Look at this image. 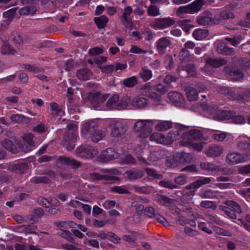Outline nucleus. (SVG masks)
I'll use <instances>...</instances> for the list:
<instances>
[{
  "instance_id": "ea45409f",
  "label": "nucleus",
  "mask_w": 250,
  "mask_h": 250,
  "mask_svg": "<svg viewBox=\"0 0 250 250\" xmlns=\"http://www.w3.org/2000/svg\"><path fill=\"white\" fill-rule=\"evenodd\" d=\"M1 145L9 151L16 153L17 149L13 143L10 140L6 139L1 142Z\"/></svg>"
},
{
  "instance_id": "4be33fe9",
  "label": "nucleus",
  "mask_w": 250,
  "mask_h": 250,
  "mask_svg": "<svg viewBox=\"0 0 250 250\" xmlns=\"http://www.w3.org/2000/svg\"><path fill=\"white\" fill-rule=\"evenodd\" d=\"M170 44V40L166 37H162L156 42V45L159 53L164 54L166 52L167 48Z\"/></svg>"
},
{
  "instance_id": "ddd939ff",
  "label": "nucleus",
  "mask_w": 250,
  "mask_h": 250,
  "mask_svg": "<svg viewBox=\"0 0 250 250\" xmlns=\"http://www.w3.org/2000/svg\"><path fill=\"white\" fill-rule=\"evenodd\" d=\"M141 94L156 101H160L161 97L157 93L152 91V87L150 83H146L140 87Z\"/></svg>"
},
{
  "instance_id": "e433bc0d",
  "label": "nucleus",
  "mask_w": 250,
  "mask_h": 250,
  "mask_svg": "<svg viewBox=\"0 0 250 250\" xmlns=\"http://www.w3.org/2000/svg\"><path fill=\"white\" fill-rule=\"evenodd\" d=\"M172 127V122L168 121H160L155 126V129L159 131H166Z\"/></svg>"
},
{
  "instance_id": "b1692460",
  "label": "nucleus",
  "mask_w": 250,
  "mask_h": 250,
  "mask_svg": "<svg viewBox=\"0 0 250 250\" xmlns=\"http://www.w3.org/2000/svg\"><path fill=\"white\" fill-rule=\"evenodd\" d=\"M95 126L96 124L93 121L86 122L83 125L82 128V135L85 138H87L95 130Z\"/></svg>"
},
{
  "instance_id": "3c124183",
  "label": "nucleus",
  "mask_w": 250,
  "mask_h": 250,
  "mask_svg": "<svg viewBox=\"0 0 250 250\" xmlns=\"http://www.w3.org/2000/svg\"><path fill=\"white\" fill-rule=\"evenodd\" d=\"M218 191L210 189L202 191L200 196L202 198H215L217 196Z\"/></svg>"
},
{
  "instance_id": "2eb2a0df",
  "label": "nucleus",
  "mask_w": 250,
  "mask_h": 250,
  "mask_svg": "<svg viewBox=\"0 0 250 250\" xmlns=\"http://www.w3.org/2000/svg\"><path fill=\"white\" fill-rule=\"evenodd\" d=\"M234 6L231 4L226 6L224 10L220 12L218 16L216 17V20L220 21L222 20L234 19L235 15L232 12V11L234 10Z\"/></svg>"
},
{
  "instance_id": "1a4fd4ad",
  "label": "nucleus",
  "mask_w": 250,
  "mask_h": 250,
  "mask_svg": "<svg viewBox=\"0 0 250 250\" xmlns=\"http://www.w3.org/2000/svg\"><path fill=\"white\" fill-rule=\"evenodd\" d=\"M68 127V131L65 134L64 139L65 142V145L67 150H71L75 147L74 143L77 140L78 133L76 125L71 124Z\"/></svg>"
},
{
  "instance_id": "7c9ffc66",
  "label": "nucleus",
  "mask_w": 250,
  "mask_h": 250,
  "mask_svg": "<svg viewBox=\"0 0 250 250\" xmlns=\"http://www.w3.org/2000/svg\"><path fill=\"white\" fill-rule=\"evenodd\" d=\"M134 97L131 98L128 96L124 97L121 100V106L122 109H131L133 108Z\"/></svg>"
},
{
  "instance_id": "052dcab7",
  "label": "nucleus",
  "mask_w": 250,
  "mask_h": 250,
  "mask_svg": "<svg viewBox=\"0 0 250 250\" xmlns=\"http://www.w3.org/2000/svg\"><path fill=\"white\" fill-rule=\"evenodd\" d=\"M157 200L161 204L168 206L171 203V200L164 195H158Z\"/></svg>"
},
{
  "instance_id": "e2e57ef3",
  "label": "nucleus",
  "mask_w": 250,
  "mask_h": 250,
  "mask_svg": "<svg viewBox=\"0 0 250 250\" xmlns=\"http://www.w3.org/2000/svg\"><path fill=\"white\" fill-rule=\"evenodd\" d=\"M227 137V133L224 132L217 131L212 135V138L218 142H222L225 140Z\"/></svg>"
},
{
  "instance_id": "338daca9",
  "label": "nucleus",
  "mask_w": 250,
  "mask_h": 250,
  "mask_svg": "<svg viewBox=\"0 0 250 250\" xmlns=\"http://www.w3.org/2000/svg\"><path fill=\"white\" fill-rule=\"evenodd\" d=\"M200 206L204 208H212L215 209L216 207L215 204L211 201H203L201 204Z\"/></svg>"
},
{
  "instance_id": "4468645a",
  "label": "nucleus",
  "mask_w": 250,
  "mask_h": 250,
  "mask_svg": "<svg viewBox=\"0 0 250 250\" xmlns=\"http://www.w3.org/2000/svg\"><path fill=\"white\" fill-rule=\"evenodd\" d=\"M197 23L202 26H206L215 23L214 19L212 17L211 13L208 11L201 13L196 20Z\"/></svg>"
},
{
  "instance_id": "a211bd4d",
  "label": "nucleus",
  "mask_w": 250,
  "mask_h": 250,
  "mask_svg": "<svg viewBox=\"0 0 250 250\" xmlns=\"http://www.w3.org/2000/svg\"><path fill=\"white\" fill-rule=\"evenodd\" d=\"M237 147L241 150L250 151V138L241 135L237 138Z\"/></svg>"
},
{
  "instance_id": "de8ad7c7",
  "label": "nucleus",
  "mask_w": 250,
  "mask_h": 250,
  "mask_svg": "<svg viewBox=\"0 0 250 250\" xmlns=\"http://www.w3.org/2000/svg\"><path fill=\"white\" fill-rule=\"evenodd\" d=\"M37 11L36 7L34 5L26 6L20 10L21 15H33Z\"/></svg>"
},
{
  "instance_id": "13d9d810",
  "label": "nucleus",
  "mask_w": 250,
  "mask_h": 250,
  "mask_svg": "<svg viewBox=\"0 0 250 250\" xmlns=\"http://www.w3.org/2000/svg\"><path fill=\"white\" fill-rule=\"evenodd\" d=\"M147 14L150 16L156 17L161 15L159 8L154 5L149 6L147 10Z\"/></svg>"
},
{
  "instance_id": "bb28decb",
  "label": "nucleus",
  "mask_w": 250,
  "mask_h": 250,
  "mask_svg": "<svg viewBox=\"0 0 250 250\" xmlns=\"http://www.w3.org/2000/svg\"><path fill=\"white\" fill-rule=\"evenodd\" d=\"M149 139L150 141H155L159 144L168 145L167 136L166 137L164 135L160 133L156 132L153 133L150 136Z\"/></svg>"
},
{
  "instance_id": "dca6fc26",
  "label": "nucleus",
  "mask_w": 250,
  "mask_h": 250,
  "mask_svg": "<svg viewBox=\"0 0 250 250\" xmlns=\"http://www.w3.org/2000/svg\"><path fill=\"white\" fill-rule=\"evenodd\" d=\"M188 127L182 125H178L177 128L178 130L169 132L167 136L168 145L171 144L174 141L180 138L182 140L183 133L182 134L181 131L188 128Z\"/></svg>"
},
{
  "instance_id": "7ed1b4c3",
  "label": "nucleus",
  "mask_w": 250,
  "mask_h": 250,
  "mask_svg": "<svg viewBox=\"0 0 250 250\" xmlns=\"http://www.w3.org/2000/svg\"><path fill=\"white\" fill-rule=\"evenodd\" d=\"M205 1L204 0H195L192 3L179 7L176 14L177 16L181 17L182 14H194L199 12L202 6L204 5Z\"/></svg>"
},
{
  "instance_id": "0eeeda50",
  "label": "nucleus",
  "mask_w": 250,
  "mask_h": 250,
  "mask_svg": "<svg viewBox=\"0 0 250 250\" xmlns=\"http://www.w3.org/2000/svg\"><path fill=\"white\" fill-rule=\"evenodd\" d=\"M204 139L203 132L199 129H191L188 131L183 133L182 140L180 145L183 146L188 144V142H197Z\"/></svg>"
},
{
  "instance_id": "37998d69",
  "label": "nucleus",
  "mask_w": 250,
  "mask_h": 250,
  "mask_svg": "<svg viewBox=\"0 0 250 250\" xmlns=\"http://www.w3.org/2000/svg\"><path fill=\"white\" fill-rule=\"evenodd\" d=\"M202 169L212 172L218 171L219 167L209 162H202L200 164Z\"/></svg>"
},
{
  "instance_id": "412c9836",
  "label": "nucleus",
  "mask_w": 250,
  "mask_h": 250,
  "mask_svg": "<svg viewBox=\"0 0 250 250\" xmlns=\"http://www.w3.org/2000/svg\"><path fill=\"white\" fill-rule=\"evenodd\" d=\"M223 152L222 146L218 145L210 146L205 151V153L208 157H215L219 156Z\"/></svg>"
},
{
  "instance_id": "774afa93",
  "label": "nucleus",
  "mask_w": 250,
  "mask_h": 250,
  "mask_svg": "<svg viewBox=\"0 0 250 250\" xmlns=\"http://www.w3.org/2000/svg\"><path fill=\"white\" fill-rule=\"evenodd\" d=\"M108 97L107 94H102L100 92H96L94 94V100H98L101 104L105 101Z\"/></svg>"
},
{
  "instance_id": "2f4dec72",
  "label": "nucleus",
  "mask_w": 250,
  "mask_h": 250,
  "mask_svg": "<svg viewBox=\"0 0 250 250\" xmlns=\"http://www.w3.org/2000/svg\"><path fill=\"white\" fill-rule=\"evenodd\" d=\"M195 47V44L191 41H188L185 44V48H183L180 53L179 57L183 61H185L186 57L189 55L187 49H192Z\"/></svg>"
},
{
  "instance_id": "72a5a7b5",
  "label": "nucleus",
  "mask_w": 250,
  "mask_h": 250,
  "mask_svg": "<svg viewBox=\"0 0 250 250\" xmlns=\"http://www.w3.org/2000/svg\"><path fill=\"white\" fill-rule=\"evenodd\" d=\"M208 35V30L200 28L196 29L192 33L193 38L198 41H200L206 38Z\"/></svg>"
},
{
  "instance_id": "39448f33",
  "label": "nucleus",
  "mask_w": 250,
  "mask_h": 250,
  "mask_svg": "<svg viewBox=\"0 0 250 250\" xmlns=\"http://www.w3.org/2000/svg\"><path fill=\"white\" fill-rule=\"evenodd\" d=\"M225 204L226 206H220L219 208L224 212L225 215L231 219H236V214H240L242 211L239 205L233 201H226Z\"/></svg>"
},
{
  "instance_id": "c756f323",
  "label": "nucleus",
  "mask_w": 250,
  "mask_h": 250,
  "mask_svg": "<svg viewBox=\"0 0 250 250\" xmlns=\"http://www.w3.org/2000/svg\"><path fill=\"white\" fill-rule=\"evenodd\" d=\"M168 97L170 100L176 104L183 103L184 97L180 93L175 91L169 92L168 94Z\"/></svg>"
},
{
  "instance_id": "0e129e2a",
  "label": "nucleus",
  "mask_w": 250,
  "mask_h": 250,
  "mask_svg": "<svg viewBox=\"0 0 250 250\" xmlns=\"http://www.w3.org/2000/svg\"><path fill=\"white\" fill-rule=\"evenodd\" d=\"M13 41L17 47H20L22 44V39L21 35L17 32L13 33Z\"/></svg>"
},
{
  "instance_id": "f03ea898",
  "label": "nucleus",
  "mask_w": 250,
  "mask_h": 250,
  "mask_svg": "<svg viewBox=\"0 0 250 250\" xmlns=\"http://www.w3.org/2000/svg\"><path fill=\"white\" fill-rule=\"evenodd\" d=\"M126 121L123 120L112 119L108 123L110 129V135L113 137H119L123 135L126 128Z\"/></svg>"
},
{
  "instance_id": "79ce46f5",
  "label": "nucleus",
  "mask_w": 250,
  "mask_h": 250,
  "mask_svg": "<svg viewBox=\"0 0 250 250\" xmlns=\"http://www.w3.org/2000/svg\"><path fill=\"white\" fill-rule=\"evenodd\" d=\"M104 133L101 130H94L87 138H90L94 142H97L102 139Z\"/></svg>"
},
{
  "instance_id": "5fc2aeb1",
  "label": "nucleus",
  "mask_w": 250,
  "mask_h": 250,
  "mask_svg": "<svg viewBox=\"0 0 250 250\" xmlns=\"http://www.w3.org/2000/svg\"><path fill=\"white\" fill-rule=\"evenodd\" d=\"M190 22L191 21L189 20H181L178 21V25L184 31L188 33L189 30L193 27V26L190 23Z\"/></svg>"
},
{
  "instance_id": "473e14b6",
  "label": "nucleus",
  "mask_w": 250,
  "mask_h": 250,
  "mask_svg": "<svg viewBox=\"0 0 250 250\" xmlns=\"http://www.w3.org/2000/svg\"><path fill=\"white\" fill-rule=\"evenodd\" d=\"M226 161L232 165L241 163L240 154L237 152L229 153L226 156Z\"/></svg>"
},
{
  "instance_id": "20e7f679",
  "label": "nucleus",
  "mask_w": 250,
  "mask_h": 250,
  "mask_svg": "<svg viewBox=\"0 0 250 250\" xmlns=\"http://www.w3.org/2000/svg\"><path fill=\"white\" fill-rule=\"evenodd\" d=\"M205 1L204 0H195L192 3L179 7L176 14L177 16L181 17L182 14H194L199 12L202 6L204 5Z\"/></svg>"
},
{
  "instance_id": "cd10ccee",
  "label": "nucleus",
  "mask_w": 250,
  "mask_h": 250,
  "mask_svg": "<svg viewBox=\"0 0 250 250\" xmlns=\"http://www.w3.org/2000/svg\"><path fill=\"white\" fill-rule=\"evenodd\" d=\"M148 100L143 97H135L133 104V108L135 109H143L147 106Z\"/></svg>"
},
{
  "instance_id": "393cba45",
  "label": "nucleus",
  "mask_w": 250,
  "mask_h": 250,
  "mask_svg": "<svg viewBox=\"0 0 250 250\" xmlns=\"http://www.w3.org/2000/svg\"><path fill=\"white\" fill-rule=\"evenodd\" d=\"M106 106L108 108L111 109L122 110L121 101H119V97L116 95L112 96L108 100Z\"/></svg>"
},
{
  "instance_id": "c85d7f7f",
  "label": "nucleus",
  "mask_w": 250,
  "mask_h": 250,
  "mask_svg": "<svg viewBox=\"0 0 250 250\" xmlns=\"http://www.w3.org/2000/svg\"><path fill=\"white\" fill-rule=\"evenodd\" d=\"M10 119L14 123L28 124L31 121L30 118L26 117L22 114H13L11 116Z\"/></svg>"
},
{
  "instance_id": "8fccbe9b",
  "label": "nucleus",
  "mask_w": 250,
  "mask_h": 250,
  "mask_svg": "<svg viewBox=\"0 0 250 250\" xmlns=\"http://www.w3.org/2000/svg\"><path fill=\"white\" fill-rule=\"evenodd\" d=\"M52 115L53 116H60L64 114V112L59 107V105L56 103H51L50 104Z\"/></svg>"
},
{
  "instance_id": "a18cd8bd",
  "label": "nucleus",
  "mask_w": 250,
  "mask_h": 250,
  "mask_svg": "<svg viewBox=\"0 0 250 250\" xmlns=\"http://www.w3.org/2000/svg\"><path fill=\"white\" fill-rule=\"evenodd\" d=\"M91 76V72L88 69H83L77 72V77L81 80L86 81Z\"/></svg>"
},
{
  "instance_id": "603ef678",
  "label": "nucleus",
  "mask_w": 250,
  "mask_h": 250,
  "mask_svg": "<svg viewBox=\"0 0 250 250\" xmlns=\"http://www.w3.org/2000/svg\"><path fill=\"white\" fill-rule=\"evenodd\" d=\"M229 77L233 81H238L243 77V74L239 69L233 68L230 71Z\"/></svg>"
},
{
  "instance_id": "09e8293b",
  "label": "nucleus",
  "mask_w": 250,
  "mask_h": 250,
  "mask_svg": "<svg viewBox=\"0 0 250 250\" xmlns=\"http://www.w3.org/2000/svg\"><path fill=\"white\" fill-rule=\"evenodd\" d=\"M69 205L74 208H77L82 206L83 210L87 213H90L91 211V207L90 206L85 204H83L78 201L72 200L69 203Z\"/></svg>"
},
{
  "instance_id": "6ab92c4d",
  "label": "nucleus",
  "mask_w": 250,
  "mask_h": 250,
  "mask_svg": "<svg viewBox=\"0 0 250 250\" xmlns=\"http://www.w3.org/2000/svg\"><path fill=\"white\" fill-rule=\"evenodd\" d=\"M101 157L103 161L107 162L118 158L119 157V154L116 152L114 148H108L103 151Z\"/></svg>"
},
{
  "instance_id": "5701e85b",
  "label": "nucleus",
  "mask_w": 250,
  "mask_h": 250,
  "mask_svg": "<svg viewBox=\"0 0 250 250\" xmlns=\"http://www.w3.org/2000/svg\"><path fill=\"white\" fill-rule=\"evenodd\" d=\"M58 164L60 166H71L74 167H78L80 166V163L74 159L62 156L58 160Z\"/></svg>"
},
{
  "instance_id": "49530a36",
  "label": "nucleus",
  "mask_w": 250,
  "mask_h": 250,
  "mask_svg": "<svg viewBox=\"0 0 250 250\" xmlns=\"http://www.w3.org/2000/svg\"><path fill=\"white\" fill-rule=\"evenodd\" d=\"M179 158L178 161L180 163H190L192 159V156L190 153L181 152L177 154Z\"/></svg>"
},
{
  "instance_id": "f8f14e48",
  "label": "nucleus",
  "mask_w": 250,
  "mask_h": 250,
  "mask_svg": "<svg viewBox=\"0 0 250 250\" xmlns=\"http://www.w3.org/2000/svg\"><path fill=\"white\" fill-rule=\"evenodd\" d=\"M98 154V151L94 147L88 145H83L76 150L77 156L83 158H91Z\"/></svg>"
},
{
  "instance_id": "6e6552de",
  "label": "nucleus",
  "mask_w": 250,
  "mask_h": 250,
  "mask_svg": "<svg viewBox=\"0 0 250 250\" xmlns=\"http://www.w3.org/2000/svg\"><path fill=\"white\" fill-rule=\"evenodd\" d=\"M202 108L209 115H213L215 120H228L233 116V113L230 111L217 110L216 107H213L206 104H203Z\"/></svg>"
},
{
  "instance_id": "c03bdc74",
  "label": "nucleus",
  "mask_w": 250,
  "mask_h": 250,
  "mask_svg": "<svg viewBox=\"0 0 250 250\" xmlns=\"http://www.w3.org/2000/svg\"><path fill=\"white\" fill-rule=\"evenodd\" d=\"M108 21V19L104 15L96 17L94 19L95 22L97 24L98 28L100 29L104 28L106 26Z\"/></svg>"
},
{
  "instance_id": "9d476101",
  "label": "nucleus",
  "mask_w": 250,
  "mask_h": 250,
  "mask_svg": "<svg viewBox=\"0 0 250 250\" xmlns=\"http://www.w3.org/2000/svg\"><path fill=\"white\" fill-rule=\"evenodd\" d=\"M206 65L201 70L207 75H212L213 73V67H219L227 63V61L222 59H210L206 60Z\"/></svg>"
},
{
  "instance_id": "423d86ee",
  "label": "nucleus",
  "mask_w": 250,
  "mask_h": 250,
  "mask_svg": "<svg viewBox=\"0 0 250 250\" xmlns=\"http://www.w3.org/2000/svg\"><path fill=\"white\" fill-rule=\"evenodd\" d=\"M212 180H213V178L211 177H202L200 178L198 180L187 186L184 189V195L188 199H191L194 195L196 189L200 188L203 185L210 183L212 181Z\"/></svg>"
},
{
  "instance_id": "58836bf2",
  "label": "nucleus",
  "mask_w": 250,
  "mask_h": 250,
  "mask_svg": "<svg viewBox=\"0 0 250 250\" xmlns=\"http://www.w3.org/2000/svg\"><path fill=\"white\" fill-rule=\"evenodd\" d=\"M185 70L188 74L190 76H194L195 75L194 74L195 68L194 66L192 64H189L187 66H185V63L182 62V64H181L178 68V70L179 72Z\"/></svg>"
},
{
  "instance_id": "4c0bfd02",
  "label": "nucleus",
  "mask_w": 250,
  "mask_h": 250,
  "mask_svg": "<svg viewBox=\"0 0 250 250\" xmlns=\"http://www.w3.org/2000/svg\"><path fill=\"white\" fill-rule=\"evenodd\" d=\"M125 174L129 180H134L143 176V171L140 170H130L127 171Z\"/></svg>"
},
{
  "instance_id": "f704fd0d",
  "label": "nucleus",
  "mask_w": 250,
  "mask_h": 250,
  "mask_svg": "<svg viewBox=\"0 0 250 250\" xmlns=\"http://www.w3.org/2000/svg\"><path fill=\"white\" fill-rule=\"evenodd\" d=\"M186 94L188 100L190 101H194L198 99V91L193 87H187L186 89Z\"/></svg>"
},
{
  "instance_id": "aec40b11",
  "label": "nucleus",
  "mask_w": 250,
  "mask_h": 250,
  "mask_svg": "<svg viewBox=\"0 0 250 250\" xmlns=\"http://www.w3.org/2000/svg\"><path fill=\"white\" fill-rule=\"evenodd\" d=\"M215 45L217 52L220 54L229 55L234 52L233 48L227 46L225 43L221 41H217L215 42Z\"/></svg>"
},
{
  "instance_id": "a19ab883",
  "label": "nucleus",
  "mask_w": 250,
  "mask_h": 250,
  "mask_svg": "<svg viewBox=\"0 0 250 250\" xmlns=\"http://www.w3.org/2000/svg\"><path fill=\"white\" fill-rule=\"evenodd\" d=\"M139 74L144 82L148 81L152 77V71L146 67L142 68Z\"/></svg>"
},
{
  "instance_id": "bf43d9fd",
  "label": "nucleus",
  "mask_w": 250,
  "mask_h": 250,
  "mask_svg": "<svg viewBox=\"0 0 250 250\" xmlns=\"http://www.w3.org/2000/svg\"><path fill=\"white\" fill-rule=\"evenodd\" d=\"M33 135L31 133H27L25 134L23 136V141L24 144L25 143L28 144V147L31 146H34V142L33 141Z\"/></svg>"
},
{
  "instance_id": "f257e3e1",
  "label": "nucleus",
  "mask_w": 250,
  "mask_h": 250,
  "mask_svg": "<svg viewBox=\"0 0 250 250\" xmlns=\"http://www.w3.org/2000/svg\"><path fill=\"white\" fill-rule=\"evenodd\" d=\"M155 122V120H139L134 124L133 129L139 133L140 137L145 138L152 132Z\"/></svg>"
},
{
  "instance_id": "864d4df0",
  "label": "nucleus",
  "mask_w": 250,
  "mask_h": 250,
  "mask_svg": "<svg viewBox=\"0 0 250 250\" xmlns=\"http://www.w3.org/2000/svg\"><path fill=\"white\" fill-rule=\"evenodd\" d=\"M205 219L209 224H216L220 225L222 224V221L216 216L206 214L205 216Z\"/></svg>"
},
{
  "instance_id": "680f3d73",
  "label": "nucleus",
  "mask_w": 250,
  "mask_h": 250,
  "mask_svg": "<svg viewBox=\"0 0 250 250\" xmlns=\"http://www.w3.org/2000/svg\"><path fill=\"white\" fill-rule=\"evenodd\" d=\"M59 234L61 237L64 238L68 241L70 242H73V238L71 236V233L68 230L63 229H60Z\"/></svg>"
},
{
  "instance_id": "c9c22d12",
  "label": "nucleus",
  "mask_w": 250,
  "mask_h": 250,
  "mask_svg": "<svg viewBox=\"0 0 250 250\" xmlns=\"http://www.w3.org/2000/svg\"><path fill=\"white\" fill-rule=\"evenodd\" d=\"M206 145V143L204 142L199 143H197V142H188V144L183 145V146L190 147L192 148L195 150L201 152L203 150Z\"/></svg>"
},
{
  "instance_id": "6e6d98bb",
  "label": "nucleus",
  "mask_w": 250,
  "mask_h": 250,
  "mask_svg": "<svg viewBox=\"0 0 250 250\" xmlns=\"http://www.w3.org/2000/svg\"><path fill=\"white\" fill-rule=\"evenodd\" d=\"M123 83L125 86L132 87L137 83V78L135 76H132L125 79Z\"/></svg>"
},
{
  "instance_id": "a878e982",
  "label": "nucleus",
  "mask_w": 250,
  "mask_h": 250,
  "mask_svg": "<svg viewBox=\"0 0 250 250\" xmlns=\"http://www.w3.org/2000/svg\"><path fill=\"white\" fill-rule=\"evenodd\" d=\"M221 92L226 95L228 98L231 100L240 99L237 95L238 90L236 89L223 87L221 89Z\"/></svg>"
},
{
  "instance_id": "4d7b16f0",
  "label": "nucleus",
  "mask_w": 250,
  "mask_h": 250,
  "mask_svg": "<svg viewBox=\"0 0 250 250\" xmlns=\"http://www.w3.org/2000/svg\"><path fill=\"white\" fill-rule=\"evenodd\" d=\"M2 54H13L15 53V50L13 49L12 46L7 42L4 43L1 49Z\"/></svg>"
},
{
  "instance_id": "f3484780",
  "label": "nucleus",
  "mask_w": 250,
  "mask_h": 250,
  "mask_svg": "<svg viewBox=\"0 0 250 250\" xmlns=\"http://www.w3.org/2000/svg\"><path fill=\"white\" fill-rule=\"evenodd\" d=\"M133 10L131 6H126L124 9L123 20L122 21L123 24L126 27L131 29L132 28L133 24L130 16Z\"/></svg>"
},
{
  "instance_id": "9b49d317",
  "label": "nucleus",
  "mask_w": 250,
  "mask_h": 250,
  "mask_svg": "<svg viewBox=\"0 0 250 250\" xmlns=\"http://www.w3.org/2000/svg\"><path fill=\"white\" fill-rule=\"evenodd\" d=\"M176 23L174 18L168 17L164 18H157L151 23V26L155 30H162L168 28Z\"/></svg>"
},
{
  "instance_id": "69168bd1",
  "label": "nucleus",
  "mask_w": 250,
  "mask_h": 250,
  "mask_svg": "<svg viewBox=\"0 0 250 250\" xmlns=\"http://www.w3.org/2000/svg\"><path fill=\"white\" fill-rule=\"evenodd\" d=\"M213 230L214 231L216 234L226 236H231V233L228 231L225 230L223 229L220 228L218 227L214 226L213 227Z\"/></svg>"
}]
</instances>
